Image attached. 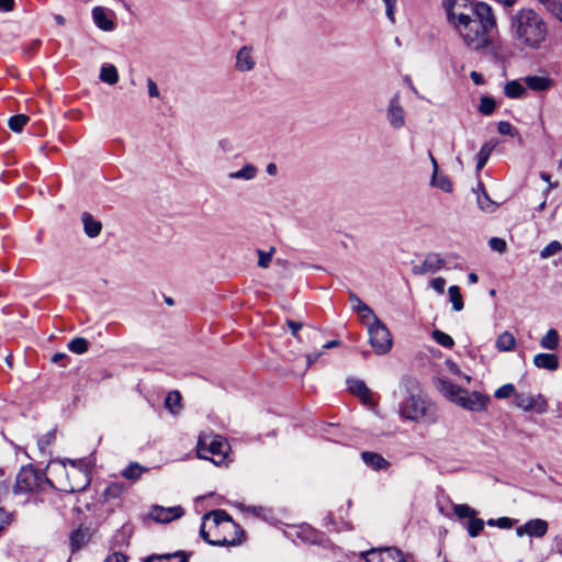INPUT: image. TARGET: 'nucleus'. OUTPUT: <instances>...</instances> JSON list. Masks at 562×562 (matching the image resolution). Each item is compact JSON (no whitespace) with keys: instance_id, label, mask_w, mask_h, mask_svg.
Masks as SVG:
<instances>
[{"instance_id":"nucleus-2","label":"nucleus","mask_w":562,"mask_h":562,"mask_svg":"<svg viewBox=\"0 0 562 562\" xmlns=\"http://www.w3.org/2000/svg\"><path fill=\"white\" fill-rule=\"evenodd\" d=\"M495 25L492 8L486 3H480L475 14L453 27L468 47L481 49L488 44V34Z\"/></svg>"},{"instance_id":"nucleus-57","label":"nucleus","mask_w":562,"mask_h":562,"mask_svg":"<svg viewBox=\"0 0 562 562\" xmlns=\"http://www.w3.org/2000/svg\"><path fill=\"white\" fill-rule=\"evenodd\" d=\"M515 520L508 517H501L496 519V526L503 529H508L514 526Z\"/></svg>"},{"instance_id":"nucleus-9","label":"nucleus","mask_w":562,"mask_h":562,"mask_svg":"<svg viewBox=\"0 0 562 562\" xmlns=\"http://www.w3.org/2000/svg\"><path fill=\"white\" fill-rule=\"evenodd\" d=\"M94 459L72 460V493L86 490L91 482Z\"/></svg>"},{"instance_id":"nucleus-23","label":"nucleus","mask_w":562,"mask_h":562,"mask_svg":"<svg viewBox=\"0 0 562 562\" xmlns=\"http://www.w3.org/2000/svg\"><path fill=\"white\" fill-rule=\"evenodd\" d=\"M439 385H440V392L447 398H449L451 402H453L458 405V398H462L464 389H462L447 380H440Z\"/></svg>"},{"instance_id":"nucleus-28","label":"nucleus","mask_w":562,"mask_h":562,"mask_svg":"<svg viewBox=\"0 0 562 562\" xmlns=\"http://www.w3.org/2000/svg\"><path fill=\"white\" fill-rule=\"evenodd\" d=\"M99 78L102 82L110 86L115 85L119 81V72L113 64H103L100 69Z\"/></svg>"},{"instance_id":"nucleus-46","label":"nucleus","mask_w":562,"mask_h":562,"mask_svg":"<svg viewBox=\"0 0 562 562\" xmlns=\"http://www.w3.org/2000/svg\"><path fill=\"white\" fill-rule=\"evenodd\" d=\"M513 395L516 396V389L512 383L504 384L503 386L498 387L494 393V396L499 400L508 398Z\"/></svg>"},{"instance_id":"nucleus-37","label":"nucleus","mask_w":562,"mask_h":562,"mask_svg":"<svg viewBox=\"0 0 562 562\" xmlns=\"http://www.w3.org/2000/svg\"><path fill=\"white\" fill-rule=\"evenodd\" d=\"M538 2L562 22V0H538Z\"/></svg>"},{"instance_id":"nucleus-51","label":"nucleus","mask_w":562,"mask_h":562,"mask_svg":"<svg viewBox=\"0 0 562 562\" xmlns=\"http://www.w3.org/2000/svg\"><path fill=\"white\" fill-rule=\"evenodd\" d=\"M385 4V13L387 19L394 23L395 21V8L397 0H383Z\"/></svg>"},{"instance_id":"nucleus-26","label":"nucleus","mask_w":562,"mask_h":562,"mask_svg":"<svg viewBox=\"0 0 562 562\" xmlns=\"http://www.w3.org/2000/svg\"><path fill=\"white\" fill-rule=\"evenodd\" d=\"M348 390L358 395L363 402H368L370 400V390L367 387L364 382L359 379H348L347 380Z\"/></svg>"},{"instance_id":"nucleus-19","label":"nucleus","mask_w":562,"mask_h":562,"mask_svg":"<svg viewBox=\"0 0 562 562\" xmlns=\"http://www.w3.org/2000/svg\"><path fill=\"white\" fill-rule=\"evenodd\" d=\"M548 531V522L542 519H531L527 521L525 525L516 528V535L518 537H522L524 535H528L530 537H543Z\"/></svg>"},{"instance_id":"nucleus-36","label":"nucleus","mask_w":562,"mask_h":562,"mask_svg":"<svg viewBox=\"0 0 562 562\" xmlns=\"http://www.w3.org/2000/svg\"><path fill=\"white\" fill-rule=\"evenodd\" d=\"M29 121L30 117L27 115L15 114L9 119L8 125L12 132L20 133Z\"/></svg>"},{"instance_id":"nucleus-64","label":"nucleus","mask_w":562,"mask_h":562,"mask_svg":"<svg viewBox=\"0 0 562 562\" xmlns=\"http://www.w3.org/2000/svg\"><path fill=\"white\" fill-rule=\"evenodd\" d=\"M66 358H67V355L65 352H56L55 355L52 356L50 361L53 363H57L60 360H64Z\"/></svg>"},{"instance_id":"nucleus-7","label":"nucleus","mask_w":562,"mask_h":562,"mask_svg":"<svg viewBox=\"0 0 562 562\" xmlns=\"http://www.w3.org/2000/svg\"><path fill=\"white\" fill-rule=\"evenodd\" d=\"M69 474L65 461L53 460L48 463L46 472H44L45 486L48 485L52 488L61 492L70 493V483L68 481Z\"/></svg>"},{"instance_id":"nucleus-18","label":"nucleus","mask_w":562,"mask_h":562,"mask_svg":"<svg viewBox=\"0 0 562 562\" xmlns=\"http://www.w3.org/2000/svg\"><path fill=\"white\" fill-rule=\"evenodd\" d=\"M184 514L181 506L162 507L155 505L149 512V516L153 520L161 524H168L175 519L180 518Z\"/></svg>"},{"instance_id":"nucleus-45","label":"nucleus","mask_w":562,"mask_h":562,"mask_svg":"<svg viewBox=\"0 0 562 562\" xmlns=\"http://www.w3.org/2000/svg\"><path fill=\"white\" fill-rule=\"evenodd\" d=\"M145 471L138 463H131L126 469L123 470L122 475L128 480L138 479Z\"/></svg>"},{"instance_id":"nucleus-15","label":"nucleus","mask_w":562,"mask_h":562,"mask_svg":"<svg viewBox=\"0 0 562 562\" xmlns=\"http://www.w3.org/2000/svg\"><path fill=\"white\" fill-rule=\"evenodd\" d=\"M228 450V443L221 437V436H214L210 442H206L205 438H199L198 441V453L200 458L209 459L207 457L203 456V451H207L212 454L216 456H226Z\"/></svg>"},{"instance_id":"nucleus-48","label":"nucleus","mask_w":562,"mask_h":562,"mask_svg":"<svg viewBox=\"0 0 562 562\" xmlns=\"http://www.w3.org/2000/svg\"><path fill=\"white\" fill-rule=\"evenodd\" d=\"M479 110L484 115H490L495 110V101L490 97H482Z\"/></svg>"},{"instance_id":"nucleus-44","label":"nucleus","mask_w":562,"mask_h":562,"mask_svg":"<svg viewBox=\"0 0 562 562\" xmlns=\"http://www.w3.org/2000/svg\"><path fill=\"white\" fill-rule=\"evenodd\" d=\"M562 250V245L558 240H553L550 244H548L541 251L540 257L542 259H548L557 254H559Z\"/></svg>"},{"instance_id":"nucleus-32","label":"nucleus","mask_w":562,"mask_h":562,"mask_svg":"<svg viewBox=\"0 0 562 562\" xmlns=\"http://www.w3.org/2000/svg\"><path fill=\"white\" fill-rule=\"evenodd\" d=\"M181 394L178 391H171L165 398L166 408L173 415L178 414L181 408Z\"/></svg>"},{"instance_id":"nucleus-14","label":"nucleus","mask_w":562,"mask_h":562,"mask_svg":"<svg viewBox=\"0 0 562 562\" xmlns=\"http://www.w3.org/2000/svg\"><path fill=\"white\" fill-rule=\"evenodd\" d=\"M488 403L490 397L476 391L469 393L464 390L462 398H458L459 406L473 412L485 411Z\"/></svg>"},{"instance_id":"nucleus-20","label":"nucleus","mask_w":562,"mask_h":562,"mask_svg":"<svg viewBox=\"0 0 562 562\" xmlns=\"http://www.w3.org/2000/svg\"><path fill=\"white\" fill-rule=\"evenodd\" d=\"M81 223L83 232L89 238H95L100 235L102 231V223L89 212H83L81 214Z\"/></svg>"},{"instance_id":"nucleus-39","label":"nucleus","mask_w":562,"mask_h":562,"mask_svg":"<svg viewBox=\"0 0 562 562\" xmlns=\"http://www.w3.org/2000/svg\"><path fill=\"white\" fill-rule=\"evenodd\" d=\"M90 538V531L88 528H79L76 532H72V551L80 548Z\"/></svg>"},{"instance_id":"nucleus-53","label":"nucleus","mask_w":562,"mask_h":562,"mask_svg":"<svg viewBox=\"0 0 562 562\" xmlns=\"http://www.w3.org/2000/svg\"><path fill=\"white\" fill-rule=\"evenodd\" d=\"M431 288L439 294H443L446 280L442 277H437L430 281Z\"/></svg>"},{"instance_id":"nucleus-56","label":"nucleus","mask_w":562,"mask_h":562,"mask_svg":"<svg viewBox=\"0 0 562 562\" xmlns=\"http://www.w3.org/2000/svg\"><path fill=\"white\" fill-rule=\"evenodd\" d=\"M286 324H288L289 328L291 329L292 335L300 340L301 337L299 336V330L302 329L303 324L300 322L291 321V319H289L286 322Z\"/></svg>"},{"instance_id":"nucleus-54","label":"nucleus","mask_w":562,"mask_h":562,"mask_svg":"<svg viewBox=\"0 0 562 562\" xmlns=\"http://www.w3.org/2000/svg\"><path fill=\"white\" fill-rule=\"evenodd\" d=\"M497 131L502 135H513V126L509 122H499L497 125Z\"/></svg>"},{"instance_id":"nucleus-40","label":"nucleus","mask_w":562,"mask_h":562,"mask_svg":"<svg viewBox=\"0 0 562 562\" xmlns=\"http://www.w3.org/2000/svg\"><path fill=\"white\" fill-rule=\"evenodd\" d=\"M477 205L479 207L486 213H492L496 210V204L490 199L486 192H482L477 194Z\"/></svg>"},{"instance_id":"nucleus-41","label":"nucleus","mask_w":562,"mask_h":562,"mask_svg":"<svg viewBox=\"0 0 562 562\" xmlns=\"http://www.w3.org/2000/svg\"><path fill=\"white\" fill-rule=\"evenodd\" d=\"M431 335L434 340L445 348H451L454 345L452 337L439 329H435Z\"/></svg>"},{"instance_id":"nucleus-43","label":"nucleus","mask_w":562,"mask_h":562,"mask_svg":"<svg viewBox=\"0 0 562 562\" xmlns=\"http://www.w3.org/2000/svg\"><path fill=\"white\" fill-rule=\"evenodd\" d=\"M453 513L454 515L462 519V518H471L472 516L476 515V512L470 507L467 504H456L453 505Z\"/></svg>"},{"instance_id":"nucleus-60","label":"nucleus","mask_w":562,"mask_h":562,"mask_svg":"<svg viewBox=\"0 0 562 562\" xmlns=\"http://www.w3.org/2000/svg\"><path fill=\"white\" fill-rule=\"evenodd\" d=\"M540 178H541L543 181H546V182H548V183H549V187H548V190H547V192H546V193H548L551 189H553V188H557V187H558V183H552V182H551V176H550L549 173H547V172H541V173H540Z\"/></svg>"},{"instance_id":"nucleus-52","label":"nucleus","mask_w":562,"mask_h":562,"mask_svg":"<svg viewBox=\"0 0 562 562\" xmlns=\"http://www.w3.org/2000/svg\"><path fill=\"white\" fill-rule=\"evenodd\" d=\"M488 245L493 250L497 252H504L506 250V241L498 237L491 238Z\"/></svg>"},{"instance_id":"nucleus-8","label":"nucleus","mask_w":562,"mask_h":562,"mask_svg":"<svg viewBox=\"0 0 562 562\" xmlns=\"http://www.w3.org/2000/svg\"><path fill=\"white\" fill-rule=\"evenodd\" d=\"M481 2H470L469 0H443V7L448 21L454 26L469 20L470 15L479 11Z\"/></svg>"},{"instance_id":"nucleus-34","label":"nucleus","mask_w":562,"mask_h":562,"mask_svg":"<svg viewBox=\"0 0 562 562\" xmlns=\"http://www.w3.org/2000/svg\"><path fill=\"white\" fill-rule=\"evenodd\" d=\"M494 147H495V145L490 143V142L485 143L481 147V149H480V151L477 154V158H476V170L480 171L481 169L484 168V166L486 165V162H487V160H488V158L491 156V153L493 151Z\"/></svg>"},{"instance_id":"nucleus-6","label":"nucleus","mask_w":562,"mask_h":562,"mask_svg":"<svg viewBox=\"0 0 562 562\" xmlns=\"http://www.w3.org/2000/svg\"><path fill=\"white\" fill-rule=\"evenodd\" d=\"M369 341L376 355H385L392 348V337L387 327L374 316L371 323H368Z\"/></svg>"},{"instance_id":"nucleus-61","label":"nucleus","mask_w":562,"mask_h":562,"mask_svg":"<svg viewBox=\"0 0 562 562\" xmlns=\"http://www.w3.org/2000/svg\"><path fill=\"white\" fill-rule=\"evenodd\" d=\"M9 524V515L3 508H0V531Z\"/></svg>"},{"instance_id":"nucleus-31","label":"nucleus","mask_w":562,"mask_h":562,"mask_svg":"<svg viewBox=\"0 0 562 562\" xmlns=\"http://www.w3.org/2000/svg\"><path fill=\"white\" fill-rule=\"evenodd\" d=\"M145 562H188V558L183 552L168 553L161 555H151Z\"/></svg>"},{"instance_id":"nucleus-11","label":"nucleus","mask_w":562,"mask_h":562,"mask_svg":"<svg viewBox=\"0 0 562 562\" xmlns=\"http://www.w3.org/2000/svg\"><path fill=\"white\" fill-rule=\"evenodd\" d=\"M515 404L525 412H535L537 414H543L549 408L548 401L542 394L518 393L515 396Z\"/></svg>"},{"instance_id":"nucleus-59","label":"nucleus","mask_w":562,"mask_h":562,"mask_svg":"<svg viewBox=\"0 0 562 562\" xmlns=\"http://www.w3.org/2000/svg\"><path fill=\"white\" fill-rule=\"evenodd\" d=\"M104 562H126V557L122 553L114 552L113 554L109 555Z\"/></svg>"},{"instance_id":"nucleus-10","label":"nucleus","mask_w":562,"mask_h":562,"mask_svg":"<svg viewBox=\"0 0 562 562\" xmlns=\"http://www.w3.org/2000/svg\"><path fill=\"white\" fill-rule=\"evenodd\" d=\"M91 19L94 26L104 33H112L116 30V13L110 8L102 5L93 7Z\"/></svg>"},{"instance_id":"nucleus-55","label":"nucleus","mask_w":562,"mask_h":562,"mask_svg":"<svg viewBox=\"0 0 562 562\" xmlns=\"http://www.w3.org/2000/svg\"><path fill=\"white\" fill-rule=\"evenodd\" d=\"M147 88H148L149 97H151V98L160 97V92H159V89H158L156 82L150 78L147 79Z\"/></svg>"},{"instance_id":"nucleus-38","label":"nucleus","mask_w":562,"mask_h":562,"mask_svg":"<svg viewBox=\"0 0 562 562\" xmlns=\"http://www.w3.org/2000/svg\"><path fill=\"white\" fill-rule=\"evenodd\" d=\"M525 93V87L517 80L509 81L505 85V94L508 98H520Z\"/></svg>"},{"instance_id":"nucleus-16","label":"nucleus","mask_w":562,"mask_h":562,"mask_svg":"<svg viewBox=\"0 0 562 562\" xmlns=\"http://www.w3.org/2000/svg\"><path fill=\"white\" fill-rule=\"evenodd\" d=\"M255 49L251 45L241 46L236 53L235 69L239 72L252 71L256 67Z\"/></svg>"},{"instance_id":"nucleus-42","label":"nucleus","mask_w":562,"mask_h":562,"mask_svg":"<svg viewBox=\"0 0 562 562\" xmlns=\"http://www.w3.org/2000/svg\"><path fill=\"white\" fill-rule=\"evenodd\" d=\"M484 521L480 518H476L475 516H472L468 524H467V530L471 537H477L480 532L483 530Z\"/></svg>"},{"instance_id":"nucleus-35","label":"nucleus","mask_w":562,"mask_h":562,"mask_svg":"<svg viewBox=\"0 0 562 562\" xmlns=\"http://www.w3.org/2000/svg\"><path fill=\"white\" fill-rule=\"evenodd\" d=\"M448 293H449V299H450V302L452 303L453 310L457 312H460L461 310H463L464 304H463V299H462V295L460 292V288L458 285H451L448 289Z\"/></svg>"},{"instance_id":"nucleus-27","label":"nucleus","mask_w":562,"mask_h":562,"mask_svg":"<svg viewBox=\"0 0 562 562\" xmlns=\"http://www.w3.org/2000/svg\"><path fill=\"white\" fill-rule=\"evenodd\" d=\"M350 302L352 303L353 310H356L359 313L362 319H373L374 316H376L372 308L364 302H362L357 294L350 293Z\"/></svg>"},{"instance_id":"nucleus-12","label":"nucleus","mask_w":562,"mask_h":562,"mask_svg":"<svg viewBox=\"0 0 562 562\" xmlns=\"http://www.w3.org/2000/svg\"><path fill=\"white\" fill-rule=\"evenodd\" d=\"M362 555L367 562H406L403 552L394 547L371 549Z\"/></svg>"},{"instance_id":"nucleus-25","label":"nucleus","mask_w":562,"mask_h":562,"mask_svg":"<svg viewBox=\"0 0 562 562\" xmlns=\"http://www.w3.org/2000/svg\"><path fill=\"white\" fill-rule=\"evenodd\" d=\"M258 176V168L251 164L245 165L241 169L237 171L229 172L227 177L231 180H245L250 181L254 180Z\"/></svg>"},{"instance_id":"nucleus-62","label":"nucleus","mask_w":562,"mask_h":562,"mask_svg":"<svg viewBox=\"0 0 562 562\" xmlns=\"http://www.w3.org/2000/svg\"><path fill=\"white\" fill-rule=\"evenodd\" d=\"M471 79L473 80V82L475 85H482L484 83V79H483V76L476 71H472L471 75H470Z\"/></svg>"},{"instance_id":"nucleus-5","label":"nucleus","mask_w":562,"mask_h":562,"mask_svg":"<svg viewBox=\"0 0 562 562\" xmlns=\"http://www.w3.org/2000/svg\"><path fill=\"white\" fill-rule=\"evenodd\" d=\"M44 490V472L31 464L20 469L13 486L15 494L35 493Z\"/></svg>"},{"instance_id":"nucleus-4","label":"nucleus","mask_w":562,"mask_h":562,"mask_svg":"<svg viewBox=\"0 0 562 562\" xmlns=\"http://www.w3.org/2000/svg\"><path fill=\"white\" fill-rule=\"evenodd\" d=\"M398 414L416 423L434 424L437 420L436 405L420 393H412L402 402Z\"/></svg>"},{"instance_id":"nucleus-1","label":"nucleus","mask_w":562,"mask_h":562,"mask_svg":"<svg viewBox=\"0 0 562 562\" xmlns=\"http://www.w3.org/2000/svg\"><path fill=\"white\" fill-rule=\"evenodd\" d=\"M510 33L520 45L536 49L544 43L548 27L533 9H520L512 16Z\"/></svg>"},{"instance_id":"nucleus-50","label":"nucleus","mask_w":562,"mask_h":562,"mask_svg":"<svg viewBox=\"0 0 562 562\" xmlns=\"http://www.w3.org/2000/svg\"><path fill=\"white\" fill-rule=\"evenodd\" d=\"M56 429L47 431L45 435L38 438L37 445L41 450H45L55 439Z\"/></svg>"},{"instance_id":"nucleus-13","label":"nucleus","mask_w":562,"mask_h":562,"mask_svg":"<svg viewBox=\"0 0 562 562\" xmlns=\"http://www.w3.org/2000/svg\"><path fill=\"white\" fill-rule=\"evenodd\" d=\"M385 117L389 124L394 130H400L405 126V110L400 101V94H394L386 106Z\"/></svg>"},{"instance_id":"nucleus-17","label":"nucleus","mask_w":562,"mask_h":562,"mask_svg":"<svg viewBox=\"0 0 562 562\" xmlns=\"http://www.w3.org/2000/svg\"><path fill=\"white\" fill-rule=\"evenodd\" d=\"M446 266V260L436 252L428 254L420 265L413 267L414 274L436 273Z\"/></svg>"},{"instance_id":"nucleus-47","label":"nucleus","mask_w":562,"mask_h":562,"mask_svg":"<svg viewBox=\"0 0 562 562\" xmlns=\"http://www.w3.org/2000/svg\"><path fill=\"white\" fill-rule=\"evenodd\" d=\"M89 349V341L82 337L72 338V353L82 355Z\"/></svg>"},{"instance_id":"nucleus-21","label":"nucleus","mask_w":562,"mask_h":562,"mask_svg":"<svg viewBox=\"0 0 562 562\" xmlns=\"http://www.w3.org/2000/svg\"><path fill=\"white\" fill-rule=\"evenodd\" d=\"M362 461L371 469L379 471L385 470L390 467V462L381 454L371 451H363L361 453Z\"/></svg>"},{"instance_id":"nucleus-33","label":"nucleus","mask_w":562,"mask_h":562,"mask_svg":"<svg viewBox=\"0 0 562 562\" xmlns=\"http://www.w3.org/2000/svg\"><path fill=\"white\" fill-rule=\"evenodd\" d=\"M540 346L544 349L555 350L559 347V334L555 329H549L541 338Z\"/></svg>"},{"instance_id":"nucleus-29","label":"nucleus","mask_w":562,"mask_h":562,"mask_svg":"<svg viewBox=\"0 0 562 562\" xmlns=\"http://www.w3.org/2000/svg\"><path fill=\"white\" fill-rule=\"evenodd\" d=\"M515 345H516V339H515L514 335L509 331L502 333L497 337L496 342H495L497 350L504 351V352L512 351L514 349Z\"/></svg>"},{"instance_id":"nucleus-22","label":"nucleus","mask_w":562,"mask_h":562,"mask_svg":"<svg viewBox=\"0 0 562 562\" xmlns=\"http://www.w3.org/2000/svg\"><path fill=\"white\" fill-rule=\"evenodd\" d=\"M533 364L539 369L554 371L559 367V359L554 353H538L533 357Z\"/></svg>"},{"instance_id":"nucleus-63","label":"nucleus","mask_w":562,"mask_h":562,"mask_svg":"<svg viewBox=\"0 0 562 562\" xmlns=\"http://www.w3.org/2000/svg\"><path fill=\"white\" fill-rule=\"evenodd\" d=\"M321 355H322L321 352L308 353L306 356L307 367H310L312 363L317 361V359L321 357Z\"/></svg>"},{"instance_id":"nucleus-24","label":"nucleus","mask_w":562,"mask_h":562,"mask_svg":"<svg viewBox=\"0 0 562 562\" xmlns=\"http://www.w3.org/2000/svg\"><path fill=\"white\" fill-rule=\"evenodd\" d=\"M432 166H434V172L431 177V186L439 188L440 190L445 192H451L452 190V183L450 179L445 176L443 173L438 171V165L434 157H431Z\"/></svg>"},{"instance_id":"nucleus-30","label":"nucleus","mask_w":562,"mask_h":562,"mask_svg":"<svg viewBox=\"0 0 562 562\" xmlns=\"http://www.w3.org/2000/svg\"><path fill=\"white\" fill-rule=\"evenodd\" d=\"M526 86L535 91H543L547 90L550 85L551 80L546 77L540 76H529L525 78Z\"/></svg>"},{"instance_id":"nucleus-58","label":"nucleus","mask_w":562,"mask_h":562,"mask_svg":"<svg viewBox=\"0 0 562 562\" xmlns=\"http://www.w3.org/2000/svg\"><path fill=\"white\" fill-rule=\"evenodd\" d=\"M14 0H0V12H10L14 9Z\"/></svg>"},{"instance_id":"nucleus-49","label":"nucleus","mask_w":562,"mask_h":562,"mask_svg":"<svg viewBox=\"0 0 562 562\" xmlns=\"http://www.w3.org/2000/svg\"><path fill=\"white\" fill-rule=\"evenodd\" d=\"M274 252V248L272 247L269 251L258 250V266L260 268H268L271 260L272 255Z\"/></svg>"},{"instance_id":"nucleus-3","label":"nucleus","mask_w":562,"mask_h":562,"mask_svg":"<svg viewBox=\"0 0 562 562\" xmlns=\"http://www.w3.org/2000/svg\"><path fill=\"white\" fill-rule=\"evenodd\" d=\"M237 529L238 526L233 521L228 514L224 510H214L204 515L203 522L200 528V535L210 544L232 546L237 543V539L235 537H221L218 533L220 531H236Z\"/></svg>"}]
</instances>
